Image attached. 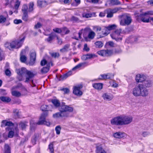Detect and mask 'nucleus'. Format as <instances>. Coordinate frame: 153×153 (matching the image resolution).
<instances>
[{
    "instance_id": "29",
    "label": "nucleus",
    "mask_w": 153,
    "mask_h": 153,
    "mask_svg": "<svg viewBox=\"0 0 153 153\" xmlns=\"http://www.w3.org/2000/svg\"><path fill=\"white\" fill-rule=\"evenodd\" d=\"M110 4L112 5H117L121 4V2L118 0H110Z\"/></svg>"
},
{
    "instance_id": "6",
    "label": "nucleus",
    "mask_w": 153,
    "mask_h": 153,
    "mask_svg": "<svg viewBox=\"0 0 153 153\" xmlns=\"http://www.w3.org/2000/svg\"><path fill=\"white\" fill-rule=\"evenodd\" d=\"M122 30L121 29L116 30L110 35L112 39H115L117 41H121L122 39Z\"/></svg>"
},
{
    "instance_id": "33",
    "label": "nucleus",
    "mask_w": 153,
    "mask_h": 153,
    "mask_svg": "<svg viewBox=\"0 0 153 153\" xmlns=\"http://www.w3.org/2000/svg\"><path fill=\"white\" fill-rule=\"evenodd\" d=\"M106 50H101L98 51L97 52V53L102 56H105L106 55Z\"/></svg>"
},
{
    "instance_id": "53",
    "label": "nucleus",
    "mask_w": 153,
    "mask_h": 153,
    "mask_svg": "<svg viewBox=\"0 0 153 153\" xmlns=\"http://www.w3.org/2000/svg\"><path fill=\"white\" fill-rule=\"evenodd\" d=\"M50 62H48L45 59H43L41 61L40 63V64L42 66H44L45 64L47 65V64L49 63Z\"/></svg>"
},
{
    "instance_id": "51",
    "label": "nucleus",
    "mask_w": 153,
    "mask_h": 153,
    "mask_svg": "<svg viewBox=\"0 0 153 153\" xmlns=\"http://www.w3.org/2000/svg\"><path fill=\"white\" fill-rule=\"evenodd\" d=\"M51 56L52 57L55 58L59 57V54L58 53L55 52L52 53L51 54Z\"/></svg>"
},
{
    "instance_id": "15",
    "label": "nucleus",
    "mask_w": 153,
    "mask_h": 153,
    "mask_svg": "<svg viewBox=\"0 0 153 153\" xmlns=\"http://www.w3.org/2000/svg\"><path fill=\"white\" fill-rule=\"evenodd\" d=\"M143 86L146 88H149L151 87L152 85L153 82L150 80H145L143 83H141Z\"/></svg>"
},
{
    "instance_id": "52",
    "label": "nucleus",
    "mask_w": 153,
    "mask_h": 153,
    "mask_svg": "<svg viewBox=\"0 0 153 153\" xmlns=\"http://www.w3.org/2000/svg\"><path fill=\"white\" fill-rule=\"evenodd\" d=\"M47 105H43L41 106V109L42 111H45L43 113L46 111L48 112V111H47Z\"/></svg>"
},
{
    "instance_id": "2",
    "label": "nucleus",
    "mask_w": 153,
    "mask_h": 153,
    "mask_svg": "<svg viewBox=\"0 0 153 153\" xmlns=\"http://www.w3.org/2000/svg\"><path fill=\"white\" fill-rule=\"evenodd\" d=\"M25 38V36H23L19 40L13 41L11 43L7 42L4 44L5 47L10 50L13 48H18L22 46Z\"/></svg>"
},
{
    "instance_id": "38",
    "label": "nucleus",
    "mask_w": 153,
    "mask_h": 153,
    "mask_svg": "<svg viewBox=\"0 0 153 153\" xmlns=\"http://www.w3.org/2000/svg\"><path fill=\"white\" fill-rule=\"evenodd\" d=\"M82 16L84 18H88L91 17L92 16V14L91 13H82Z\"/></svg>"
},
{
    "instance_id": "25",
    "label": "nucleus",
    "mask_w": 153,
    "mask_h": 153,
    "mask_svg": "<svg viewBox=\"0 0 153 153\" xmlns=\"http://www.w3.org/2000/svg\"><path fill=\"white\" fill-rule=\"evenodd\" d=\"M53 117L54 118H55L65 117V115H64L62 113L61 111L56 113L53 114Z\"/></svg>"
},
{
    "instance_id": "30",
    "label": "nucleus",
    "mask_w": 153,
    "mask_h": 153,
    "mask_svg": "<svg viewBox=\"0 0 153 153\" xmlns=\"http://www.w3.org/2000/svg\"><path fill=\"white\" fill-rule=\"evenodd\" d=\"M11 94L13 96L17 97H20L21 96V94L19 92L15 90L12 91Z\"/></svg>"
},
{
    "instance_id": "21",
    "label": "nucleus",
    "mask_w": 153,
    "mask_h": 153,
    "mask_svg": "<svg viewBox=\"0 0 153 153\" xmlns=\"http://www.w3.org/2000/svg\"><path fill=\"white\" fill-rule=\"evenodd\" d=\"M125 134L124 133L119 132L113 134V136L116 138H120L125 137Z\"/></svg>"
},
{
    "instance_id": "64",
    "label": "nucleus",
    "mask_w": 153,
    "mask_h": 153,
    "mask_svg": "<svg viewBox=\"0 0 153 153\" xmlns=\"http://www.w3.org/2000/svg\"><path fill=\"white\" fill-rule=\"evenodd\" d=\"M42 25L40 23L38 22L35 25L34 28L36 29H38Z\"/></svg>"
},
{
    "instance_id": "11",
    "label": "nucleus",
    "mask_w": 153,
    "mask_h": 153,
    "mask_svg": "<svg viewBox=\"0 0 153 153\" xmlns=\"http://www.w3.org/2000/svg\"><path fill=\"white\" fill-rule=\"evenodd\" d=\"M131 21V19L130 16L127 15L124 16L123 19L120 21V24L122 26L128 25L130 24Z\"/></svg>"
},
{
    "instance_id": "50",
    "label": "nucleus",
    "mask_w": 153,
    "mask_h": 153,
    "mask_svg": "<svg viewBox=\"0 0 153 153\" xmlns=\"http://www.w3.org/2000/svg\"><path fill=\"white\" fill-rule=\"evenodd\" d=\"M145 14L147 16L153 15V11L149 10L144 12Z\"/></svg>"
},
{
    "instance_id": "18",
    "label": "nucleus",
    "mask_w": 153,
    "mask_h": 153,
    "mask_svg": "<svg viewBox=\"0 0 153 153\" xmlns=\"http://www.w3.org/2000/svg\"><path fill=\"white\" fill-rule=\"evenodd\" d=\"M8 17L7 13L6 12H4L3 14L0 15V23H4L6 20V18Z\"/></svg>"
},
{
    "instance_id": "61",
    "label": "nucleus",
    "mask_w": 153,
    "mask_h": 153,
    "mask_svg": "<svg viewBox=\"0 0 153 153\" xmlns=\"http://www.w3.org/2000/svg\"><path fill=\"white\" fill-rule=\"evenodd\" d=\"M5 73L7 76H10L11 75V72L8 69H7L5 71Z\"/></svg>"
},
{
    "instance_id": "3",
    "label": "nucleus",
    "mask_w": 153,
    "mask_h": 153,
    "mask_svg": "<svg viewBox=\"0 0 153 153\" xmlns=\"http://www.w3.org/2000/svg\"><path fill=\"white\" fill-rule=\"evenodd\" d=\"M17 74L19 75L23 76L25 75V82H28L34 76V74L30 71H28L25 68H22L21 69L17 70Z\"/></svg>"
},
{
    "instance_id": "57",
    "label": "nucleus",
    "mask_w": 153,
    "mask_h": 153,
    "mask_svg": "<svg viewBox=\"0 0 153 153\" xmlns=\"http://www.w3.org/2000/svg\"><path fill=\"white\" fill-rule=\"evenodd\" d=\"M61 90L62 91H64V94H67L69 92V90L68 88H64L62 89Z\"/></svg>"
},
{
    "instance_id": "13",
    "label": "nucleus",
    "mask_w": 153,
    "mask_h": 153,
    "mask_svg": "<svg viewBox=\"0 0 153 153\" xmlns=\"http://www.w3.org/2000/svg\"><path fill=\"white\" fill-rule=\"evenodd\" d=\"M30 60L29 62V64L30 65H33L35 63L36 58V53L34 51H31L30 53Z\"/></svg>"
},
{
    "instance_id": "12",
    "label": "nucleus",
    "mask_w": 153,
    "mask_h": 153,
    "mask_svg": "<svg viewBox=\"0 0 153 153\" xmlns=\"http://www.w3.org/2000/svg\"><path fill=\"white\" fill-rule=\"evenodd\" d=\"M111 122L112 125H122V116L114 117L111 120Z\"/></svg>"
},
{
    "instance_id": "26",
    "label": "nucleus",
    "mask_w": 153,
    "mask_h": 153,
    "mask_svg": "<svg viewBox=\"0 0 153 153\" xmlns=\"http://www.w3.org/2000/svg\"><path fill=\"white\" fill-rule=\"evenodd\" d=\"M96 57V56L94 54H88L84 55L82 56V58L83 59H84L85 60H86L87 59L94 58Z\"/></svg>"
},
{
    "instance_id": "20",
    "label": "nucleus",
    "mask_w": 153,
    "mask_h": 153,
    "mask_svg": "<svg viewBox=\"0 0 153 153\" xmlns=\"http://www.w3.org/2000/svg\"><path fill=\"white\" fill-rule=\"evenodd\" d=\"M102 97L104 100L108 101L111 100L113 98V97L112 95L108 93H105L103 94Z\"/></svg>"
},
{
    "instance_id": "60",
    "label": "nucleus",
    "mask_w": 153,
    "mask_h": 153,
    "mask_svg": "<svg viewBox=\"0 0 153 153\" xmlns=\"http://www.w3.org/2000/svg\"><path fill=\"white\" fill-rule=\"evenodd\" d=\"M53 39V36L52 35H51L46 40L48 42H50Z\"/></svg>"
},
{
    "instance_id": "54",
    "label": "nucleus",
    "mask_w": 153,
    "mask_h": 153,
    "mask_svg": "<svg viewBox=\"0 0 153 153\" xmlns=\"http://www.w3.org/2000/svg\"><path fill=\"white\" fill-rule=\"evenodd\" d=\"M13 113L17 117L19 116V112L18 110L17 109H15L13 110Z\"/></svg>"
},
{
    "instance_id": "47",
    "label": "nucleus",
    "mask_w": 153,
    "mask_h": 153,
    "mask_svg": "<svg viewBox=\"0 0 153 153\" xmlns=\"http://www.w3.org/2000/svg\"><path fill=\"white\" fill-rule=\"evenodd\" d=\"M49 149L51 153L53 152L54 149L53 148V144L52 143H51L49 145Z\"/></svg>"
},
{
    "instance_id": "9",
    "label": "nucleus",
    "mask_w": 153,
    "mask_h": 153,
    "mask_svg": "<svg viewBox=\"0 0 153 153\" xmlns=\"http://www.w3.org/2000/svg\"><path fill=\"white\" fill-rule=\"evenodd\" d=\"M122 125H127L131 123L133 121L131 116H122Z\"/></svg>"
},
{
    "instance_id": "44",
    "label": "nucleus",
    "mask_w": 153,
    "mask_h": 153,
    "mask_svg": "<svg viewBox=\"0 0 153 153\" xmlns=\"http://www.w3.org/2000/svg\"><path fill=\"white\" fill-rule=\"evenodd\" d=\"M61 127L59 126H57L55 128V131L57 134H59L60 133Z\"/></svg>"
},
{
    "instance_id": "42",
    "label": "nucleus",
    "mask_w": 153,
    "mask_h": 153,
    "mask_svg": "<svg viewBox=\"0 0 153 153\" xmlns=\"http://www.w3.org/2000/svg\"><path fill=\"white\" fill-rule=\"evenodd\" d=\"M34 6L33 3L32 2H31L29 4V8L28 9V11L29 12H31L33 10V6Z\"/></svg>"
},
{
    "instance_id": "1",
    "label": "nucleus",
    "mask_w": 153,
    "mask_h": 153,
    "mask_svg": "<svg viewBox=\"0 0 153 153\" xmlns=\"http://www.w3.org/2000/svg\"><path fill=\"white\" fill-rule=\"evenodd\" d=\"M132 93L135 97H146L148 96L149 92L148 90L143 87L142 84H139L133 88Z\"/></svg>"
},
{
    "instance_id": "23",
    "label": "nucleus",
    "mask_w": 153,
    "mask_h": 153,
    "mask_svg": "<svg viewBox=\"0 0 153 153\" xmlns=\"http://www.w3.org/2000/svg\"><path fill=\"white\" fill-rule=\"evenodd\" d=\"M0 100L3 102L8 103L10 102L11 99L8 97L2 96L0 97Z\"/></svg>"
},
{
    "instance_id": "32",
    "label": "nucleus",
    "mask_w": 153,
    "mask_h": 153,
    "mask_svg": "<svg viewBox=\"0 0 153 153\" xmlns=\"http://www.w3.org/2000/svg\"><path fill=\"white\" fill-rule=\"evenodd\" d=\"M52 102L56 107H58L60 106V103L58 100L56 99L53 100H52Z\"/></svg>"
},
{
    "instance_id": "19",
    "label": "nucleus",
    "mask_w": 153,
    "mask_h": 153,
    "mask_svg": "<svg viewBox=\"0 0 153 153\" xmlns=\"http://www.w3.org/2000/svg\"><path fill=\"white\" fill-rule=\"evenodd\" d=\"M10 4L11 5H14L15 9H17L20 4V2L19 0H11Z\"/></svg>"
},
{
    "instance_id": "59",
    "label": "nucleus",
    "mask_w": 153,
    "mask_h": 153,
    "mask_svg": "<svg viewBox=\"0 0 153 153\" xmlns=\"http://www.w3.org/2000/svg\"><path fill=\"white\" fill-rule=\"evenodd\" d=\"M13 22L15 24H18L21 23L22 22V21L21 19H15Z\"/></svg>"
},
{
    "instance_id": "31",
    "label": "nucleus",
    "mask_w": 153,
    "mask_h": 153,
    "mask_svg": "<svg viewBox=\"0 0 153 153\" xmlns=\"http://www.w3.org/2000/svg\"><path fill=\"white\" fill-rule=\"evenodd\" d=\"M37 4L39 6L42 7L46 5L47 4V3L45 1L39 0L37 1Z\"/></svg>"
},
{
    "instance_id": "36",
    "label": "nucleus",
    "mask_w": 153,
    "mask_h": 153,
    "mask_svg": "<svg viewBox=\"0 0 153 153\" xmlns=\"http://www.w3.org/2000/svg\"><path fill=\"white\" fill-rule=\"evenodd\" d=\"M95 36V33L93 31H90L88 34V37L91 39H93Z\"/></svg>"
},
{
    "instance_id": "34",
    "label": "nucleus",
    "mask_w": 153,
    "mask_h": 153,
    "mask_svg": "<svg viewBox=\"0 0 153 153\" xmlns=\"http://www.w3.org/2000/svg\"><path fill=\"white\" fill-rule=\"evenodd\" d=\"M85 64V63H80L77 65L75 67H74L72 69V71H75L76 69H79V68L82 66L83 65Z\"/></svg>"
},
{
    "instance_id": "27",
    "label": "nucleus",
    "mask_w": 153,
    "mask_h": 153,
    "mask_svg": "<svg viewBox=\"0 0 153 153\" xmlns=\"http://www.w3.org/2000/svg\"><path fill=\"white\" fill-rule=\"evenodd\" d=\"M27 126V123L26 122H21L19 123V128L22 130L25 129Z\"/></svg>"
},
{
    "instance_id": "24",
    "label": "nucleus",
    "mask_w": 153,
    "mask_h": 153,
    "mask_svg": "<svg viewBox=\"0 0 153 153\" xmlns=\"http://www.w3.org/2000/svg\"><path fill=\"white\" fill-rule=\"evenodd\" d=\"M70 45L67 44L64 45L63 48L60 49V51L62 53H64L68 51L69 50Z\"/></svg>"
},
{
    "instance_id": "40",
    "label": "nucleus",
    "mask_w": 153,
    "mask_h": 153,
    "mask_svg": "<svg viewBox=\"0 0 153 153\" xmlns=\"http://www.w3.org/2000/svg\"><path fill=\"white\" fill-rule=\"evenodd\" d=\"M5 153H10V148L8 145H5Z\"/></svg>"
},
{
    "instance_id": "45",
    "label": "nucleus",
    "mask_w": 153,
    "mask_h": 153,
    "mask_svg": "<svg viewBox=\"0 0 153 153\" xmlns=\"http://www.w3.org/2000/svg\"><path fill=\"white\" fill-rule=\"evenodd\" d=\"M27 7L26 5H24L22 7V10L23 13H27Z\"/></svg>"
},
{
    "instance_id": "56",
    "label": "nucleus",
    "mask_w": 153,
    "mask_h": 153,
    "mask_svg": "<svg viewBox=\"0 0 153 153\" xmlns=\"http://www.w3.org/2000/svg\"><path fill=\"white\" fill-rule=\"evenodd\" d=\"M13 126V124L10 121H7L6 124V126Z\"/></svg>"
},
{
    "instance_id": "46",
    "label": "nucleus",
    "mask_w": 153,
    "mask_h": 153,
    "mask_svg": "<svg viewBox=\"0 0 153 153\" xmlns=\"http://www.w3.org/2000/svg\"><path fill=\"white\" fill-rule=\"evenodd\" d=\"M106 55L105 56H109L113 54V52L111 50H106Z\"/></svg>"
},
{
    "instance_id": "7",
    "label": "nucleus",
    "mask_w": 153,
    "mask_h": 153,
    "mask_svg": "<svg viewBox=\"0 0 153 153\" xmlns=\"http://www.w3.org/2000/svg\"><path fill=\"white\" fill-rule=\"evenodd\" d=\"M150 17L146 15L144 13L138 14L136 16V19L138 21H142L143 22L148 23L150 22Z\"/></svg>"
},
{
    "instance_id": "28",
    "label": "nucleus",
    "mask_w": 153,
    "mask_h": 153,
    "mask_svg": "<svg viewBox=\"0 0 153 153\" xmlns=\"http://www.w3.org/2000/svg\"><path fill=\"white\" fill-rule=\"evenodd\" d=\"M25 52V50H22L20 53V60L22 62H25L26 61L27 59V57L25 56L22 55L23 54V53Z\"/></svg>"
},
{
    "instance_id": "8",
    "label": "nucleus",
    "mask_w": 153,
    "mask_h": 153,
    "mask_svg": "<svg viewBox=\"0 0 153 153\" xmlns=\"http://www.w3.org/2000/svg\"><path fill=\"white\" fill-rule=\"evenodd\" d=\"M48 113L47 111L43 113L40 116L39 121L37 123L38 125L45 124L48 126L50 125V123L49 122L45 121V118L48 115Z\"/></svg>"
},
{
    "instance_id": "62",
    "label": "nucleus",
    "mask_w": 153,
    "mask_h": 153,
    "mask_svg": "<svg viewBox=\"0 0 153 153\" xmlns=\"http://www.w3.org/2000/svg\"><path fill=\"white\" fill-rule=\"evenodd\" d=\"M53 30L54 32H55L56 33H59L62 32V30H61V29H60L59 28H56L55 29H53Z\"/></svg>"
},
{
    "instance_id": "35",
    "label": "nucleus",
    "mask_w": 153,
    "mask_h": 153,
    "mask_svg": "<svg viewBox=\"0 0 153 153\" xmlns=\"http://www.w3.org/2000/svg\"><path fill=\"white\" fill-rule=\"evenodd\" d=\"M96 47L97 48H100L103 46V43L100 41H97L95 43Z\"/></svg>"
},
{
    "instance_id": "41",
    "label": "nucleus",
    "mask_w": 153,
    "mask_h": 153,
    "mask_svg": "<svg viewBox=\"0 0 153 153\" xmlns=\"http://www.w3.org/2000/svg\"><path fill=\"white\" fill-rule=\"evenodd\" d=\"M23 15L22 17V19L25 21H27L28 20L27 13H23Z\"/></svg>"
},
{
    "instance_id": "63",
    "label": "nucleus",
    "mask_w": 153,
    "mask_h": 153,
    "mask_svg": "<svg viewBox=\"0 0 153 153\" xmlns=\"http://www.w3.org/2000/svg\"><path fill=\"white\" fill-rule=\"evenodd\" d=\"M7 123V121L6 120H3L1 122V127H4L6 126V124Z\"/></svg>"
},
{
    "instance_id": "10",
    "label": "nucleus",
    "mask_w": 153,
    "mask_h": 153,
    "mask_svg": "<svg viewBox=\"0 0 153 153\" xmlns=\"http://www.w3.org/2000/svg\"><path fill=\"white\" fill-rule=\"evenodd\" d=\"M82 85H81L74 86L73 90V94L77 96H82L83 94V92L81 90L82 88Z\"/></svg>"
},
{
    "instance_id": "37",
    "label": "nucleus",
    "mask_w": 153,
    "mask_h": 153,
    "mask_svg": "<svg viewBox=\"0 0 153 153\" xmlns=\"http://www.w3.org/2000/svg\"><path fill=\"white\" fill-rule=\"evenodd\" d=\"M107 13V16L108 18H111L113 16V13L109 9H107L106 10Z\"/></svg>"
},
{
    "instance_id": "14",
    "label": "nucleus",
    "mask_w": 153,
    "mask_h": 153,
    "mask_svg": "<svg viewBox=\"0 0 153 153\" xmlns=\"http://www.w3.org/2000/svg\"><path fill=\"white\" fill-rule=\"evenodd\" d=\"M146 79V76L143 74H137L136 76L135 80L137 82H142Z\"/></svg>"
},
{
    "instance_id": "22",
    "label": "nucleus",
    "mask_w": 153,
    "mask_h": 153,
    "mask_svg": "<svg viewBox=\"0 0 153 153\" xmlns=\"http://www.w3.org/2000/svg\"><path fill=\"white\" fill-rule=\"evenodd\" d=\"M93 87L97 90H101L103 87V84L102 83H95L93 84Z\"/></svg>"
},
{
    "instance_id": "58",
    "label": "nucleus",
    "mask_w": 153,
    "mask_h": 153,
    "mask_svg": "<svg viewBox=\"0 0 153 153\" xmlns=\"http://www.w3.org/2000/svg\"><path fill=\"white\" fill-rule=\"evenodd\" d=\"M57 39L58 44L60 45H61L62 43V39L57 37Z\"/></svg>"
},
{
    "instance_id": "16",
    "label": "nucleus",
    "mask_w": 153,
    "mask_h": 153,
    "mask_svg": "<svg viewBox=\"0 0 153 153\" xmlns=\"http://www.w3.org/2000/svg\"><path fill=\"white\" fill-rule=\"evenodd\" d=\"M52 63L50 62L47 64V67H44L41 70V72L42 74H45L48 72L49 70L50 66H52Z\"/></svg>"
},
{
    "instance_id": "39",
    "label": "nucleus",
    "mask_w": 153,
    "mask_h": 153,
    "mask_svg": "<svg viewBox=\"0 0 153 153\" xmlns=\"http://www.w3.org/2000/svg\"><path fill=\"white\" fill-rule=\"evenodd\" d=\"M37 123L38 122H35L33 120H31L30 122V127L31 128H34L37 124L38 125Z\"/></svg>"
},
{
    "instance_id": "55",
    "label": "nucleus",
    "mask_w": 153,
    "mask_h": 153,
    "mask_svg": "<svg viewBox=\"0 0 153 153\" xmlns=\"http://www.w3.org/2000/svg\"><path fill=\"white\" fill-rule=\"evenodd\" d=\"M0 93L3 95H6L7 94L6 90L3 89H0Z\"/></svg>"
},
{
    "instance_id": "43",
    "label": "nucleus",
    "mask_w": 153,
    "mask_h": 153,
    "mask_svg": "<svg viewBox=\"0 0 153 153\" xmlns=\"http://www.w3.org/2000/svg\"><path fill=\"white\" fill-rule=\"evenodd\" d=\"M72 74V71H69L67 73L63 75V79H66L68 76L71 75Z\"/></svg>"
},
{
    "instance_id": "4",
    "label": "nucleus",
    "mask_w": 153,
    "mask_h": 153,
    "mask_svg": "<svg viewBox=\"0 0 153 153\" xmlns=\"http://www.w3.org/2000/svg\"><path fill=\"white\" fill-rule=\"evenodd\" d=\"M59 111L65 115L66 117H68L69 116L68 112H71L73 111V108L72 107L66 105L65 103H62L59 108Z\"/></svg>"
},
{
    "instance_id": "5",
    "label": "nucleus",
    "mask_w": 153,
    "mask_h": 153,
    "mask_svg": "<svg viewBox=\"0 0 153 153\" xmlns=\"http://www.w3.org/2000/svg\"><path fill=\"white\" fill-rule=\"evenodd\" d=\"M116 27V25H115L113 24L105 27L102 29V34H100V33H98L99 36L101 38L107 35L110 33V30L115 29Z\"/></svg>"
},
{
    "instance_id": "17",
    "label": "nucleus",
    "mask_w": 153,
    "mask_h": 153,
    "mask_svg": "<svg viewBox=\"0 0 153 153\" xmlns=\"http://www.w3.org/2000/svg\"><path fill=\"white\" fill-rule=\"evenodd\" d=\"M15 130V133H17L19 132V129L18 128H16L15 129H11L9 131L8 134V137L9 138H11L13 137L14 136Z\"/></svg>"
},
{
    "instance_id": "49",
    "label": "nucleus",
    "mask_w": 153,
    "mask_h": 153,
    "mask_svg": "<svg viewBox=\"0 0 153 153\" xmlns=\"http://www.w3.org/2000/svg\"><path fill=\"white\" fill-rule=\"evenodd\" d=\"M93 29L96 32H98L101 30V28L99 26H95L93 27Z\"/></svg>"
},
{
    "instance_id": "48",
    "label": "nucleus",
    "mask_w": 153,
    "mask_h": 153,
    "mask_svg": "<svg viewBox=\"0 0 153 153\" xmlns=\"http://www.w3.org/2000/svg\"><path fill=\"white\" fill-rule=\"evenodd\" d=\"M113 13H115L119 11L120 9V8L117 7L113 9H109Z\"/></svg>"
}]
</instances>
